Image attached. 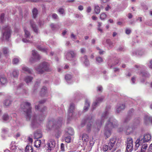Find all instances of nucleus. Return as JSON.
I'll use <instances>...</instances> for the list:
<instances>
[{
  "instance_id": "obj_49",
  "label": "nucleus",
  "mask_w": 152,
  "mask_h": 152,
  "mask_svg": "<svg viewBox=\"0 0 152 152\" xmlns=\"http://www.w3.org/2000/svg\"><path fill=\"white\" fill-rule=\"evenodd\" d=\"M96 61L99 63H101L103 61V60L102 58L101 57H97L96 58Z\"/></svg>"
},
{
  "instance_id": "obj_18",
  "label": "nucleus",
  "mask_w": 152,
  "mask_h": 152,
  "mask_svg": "<svg viewBox=\"0 0 152 152\" xmlns=\"http://www.w3.org/2000/svg\"><path fill=\"white\" fill-rule=\"evenodd\" d=\"M125 108V105L124 104H118L116 107V111L117 112L119 113Z\"/></svg>"
},
{
  "instance_id": "obj_54",
  "label": "nucleus",
  "mask_w": 152,
  "mask_h": 152,
  "mask_svg": "<svg viewBox=\"0 0 152 152\" xmlns=\"http://www.w3.org/2000/svg\"><path fill=\"white\" fill-rule=\"evenodd\" d=\"M3 53L4 54H7L8 52V50L7 48H4L3 49Z\"/></svg>"
},
{
  "instance_id": "obj_34",
  "label": "nucleus",
  "mask_w": 152,
  "mask_h": 152,
  "mask_svg": "<svg viewBox=\"0 0 152 152\" xmlns=\"http://www.w3.org/2000/svg\"><path fill=\"white\" fill-rule=\"evenodd\" d=\"M41 141L40 140H37L34 142L35 146L37 148H38L40 146L41 144Z\"/></svg>"
},
{
  "instance_id": "obj_50",
  "label": "nucleus",
  "mask_w": 152,
  "mask_h": 152,
  "mask_svg": "<svg viewBox=\"0 0 152 152\" xmlns=\"http://www.w3.org/2000/svg\"><path fill=\"white\" fill-rule=\"evenodd\" d=\"M135 67L137 68H138L139 69H144L145 68V67L144 66H143L142 65H139V66L136 65H135Z\"/></svg>"
},
{
  "instance_id": "obj_64",
  "label": "nucleus",
  "mask_w": 152,
  "mask_h": 152,
  "mask_svg": "<svg viewBox=\"0 0 152 152\" xmlns=\"http://www.w3.org/2000/svg\"><path fill=\"white\" fill-rule=\"evenodd\" d=\"M102 86H99L97 87V91H102Z\"/></svg>"
},
{
  "instance_id": "obj_38",
  "label": "nucleus",
  "mask_w": 152,
  "mask_h": 152,
  "mask_svg": "<svg viewBox=\"0 0 152 152\" xmlns=\"http://www.w3.org/2000/svg\"><path fill=\"white\" fill-rule=\"evenodd\" d=\"M3 120L4 121H8L10 119V117L7 114H4L2 117Z\"/></svg>"
},
{
  "instance_id": "obj_6",
  "label": "nucleus",
  "mask_w": 152,
  "mask_h": 152,
  "mask_svg": "<svg viewBox=\"0 0 152 152\" xmlns=\"http://www.w3.org/2000/svg\"><path fill=\"white\" fill-rule=\"evenodd\" d=\"M36 69L39 74H42L45 71H49L50 70L49 64L45 62H43Z\"/></svg>"
},
{
  "instance_id": "obj_7",
  "label": "nucleus",
  "mask_w": 152,
  "mask_h": 152,
  "mask_svg": "<svg viewBox=\"0 0 152 152\" xmlns=\"http://www.w3.org/2000/svg\"><path fill=\"white\" fill-rule=\"evenodd\" d=\"M62 118H60L57 122L50 121L48 124L47 126L50 129H51L53 128L57 129L58 128L60 127L62 124Z\"/></svg>"
},
{
  "instance_id": "obj_37",
  "label": "nucleus",
  "mask_w": 152,
  "mask_h": 152,
  "mask_svg": "<svg viewBox=\"0 0 152 152\" xmlns=\"http://www.w3.org/2000/svg\"><path fill=\"white\" fill-rule=\"evenodd\" d=\"M34 137L35 138L38 139L41 138L42 137V135L40 133H37L35 132L34 134Z\"/></svg>"
},
{
  "instance_id": "obj_63",
  "label": "nucleus",
  "mask_w": 152,
  "mask_h": 152,
  "mask_svg": "<svg viewBox=\"0 0 152 152\" xmlns=\"http://www.w3.org/2000/svg\"><path fill=\"white\" fill-rule=\"evenodd\" d=\"M131 32V30L130 29L127 28L126 30V33L127 34H129Z\"/></svg>"
},
{
  "instance_id": "obj_55",
  "label": "nucleus",
  "mask_w": 152,
  "mask_h": 152,
  "mask_svg": "<svg viewBox=\"0 0 152 152\" xmlns=\"http://www.w3.org/2000/svg\"><path fill=\"white\" fill-rule=\"evenodd\" d=\"M61 151H64V145L63 143H61Z\"/></svg>"
},
{
  "instance_id": "obj_11",
  "label": "nucleus",
  "mask_w": 152,
  "mask_h": 152,
  "mask_svg": "<svg viewBox=\"0 0 152 152\" xmlns=\"http://www.w3.org/2000/svg\"><path fill=\"white\" fill-rule=\"evenodd\" d=\"M56 142L54 140H51L48 141L47 144V146L48 148V150L50 151L54 148L56 145Z\"/></svg>"
},
{
  "instance_id": "obj_4",
  "label": "nucleus",
  "mask_w": 152,
  "mask_h": 152,
  "mask_svg": "<svg viewBox=\"0 0 152 152\" xmlns=\"http://www.w3.org/2000/svg\"><path fill=\"white\" fill-rule=\"evenodd\" d=\"M109 116V113L107 110L105 111L103 113L102 115L101 120H98L96 121V123L94 124L93 126V128H96L98 130L101 126L104 121V119H107Z\"/></svg>"
},
{
  "instance_id": "obj_57",
  "label": "nucleus",
  "mask_w": 152,
  "mask_h": 152,
  "mask_svg": "<svg viewBox=\"0 0 152 152\" xmlns=\"http://www.w3.org/2000/svg\"><path fill=\"white\" fill-rule=\"evenodd\" d=\"M8 131V129L7 128H3L2 129V132L4 133H6Z\"/></svg>"
},
{
  "instance_id": "obj_5",
  "label": "nucleus",
  "mask_w": 152,
  "mask_h": 152,
  "mask_svg": "<svg viewBox=\"0 0 152 152\" xmlns=\"http://www.w3.org/2000/svg\"><path fill=\"white\" fill-rule=\"evenodd\" d=\"M139 123L140 121L138 119H136L133 124H130L129 125L126 126L124 129L126 134L128 135L131 133Z\"/></svg>"
},
{
  "instance_id": "obj_46",
  "label": "nucleus",
  "mask_w": 152,
  "mask_h": 152,
  "mask_svg": "<svg viewBox=\"0 0 152 152\" xmlns=\"http://www.w3.org/2000/svg\"><path fill=\"white\" fill-rule=\"evenodd\" d=\"M71 140V137L70 136H69L65 138V140L66 142L69 143L70 142Z\"/></svg>"
},
{
  "instance_id": "obj_56",
  "label": "nucleus",
  "mask_w": 152,
  "mask_h": 152,
  "mask_svg": "<svg viewBox=\"0 0 152 152\" xmlns=\"http://www.w3.org/2000/svg\"><path fill=\"white\" fill-rule=\"evenodd\" d=\"M37 48L38 49H39V50H41L42 51H46V49L44 48H42L40 46H39L37 47Z\"/></svg>"
},
{
  "instance_id": "obj_2",
  "label": "nucleus",
  "mask_w": 152,
  "mask_h": 152,
  "mask_svg": "<svg viewBox=\"0 0 152 152\" xmlns=\"http://www.w3.org/2000/svg\"><path fill=\"white\" fill-rule=\"evenodd\" d=\"M118 124L116 121L114 120L112 121V118L110 117L108 119L104 127V135L107 138L110 137L111 134L112 129L116 128Z\"/></svg>"
},
{
  "instance_id": "obj_30",
  "label": "nucleus",
  "mask_w": 152,
  "mask_h": 152,
  "mask_svg": "<svg viewBox=\"0 0 152 152\" xmlns=\"http://www.w3.org/2000/svg\"><path fill=\"white\" fill-rule=\"evenodd\" d=\"M23 71L26 73H30L31 72V70L26 66H23L22 68Z\"/></svg>"
},
{
  "instance_id": "obj_39",
  "label": "nucleus",
  "mask_w": 152,
  "mask_h": 152,
  "mask_svg": "<svg viewBox=\"0 0 152 152\" xmlns=\"http://www.w3.org/2000/svg\"><path fill=\"white\" fill-rule=\"evenodd\" d=\"M94 10L96 14H99L100 11V8L98 6H95L94 7Z\"/></svg>"
},
{
  "instance_id": "obj_35",
  "label": "nucleus",
  "mask_w": 152,
  "mask_h": 152,
  "mask_svg": "<svg viewBox=\"0 0 152 152\" xmlns=\"http://www.w3.org/2000/svg\"><path fill=\"white\" fill-rule=\"evenodd\" d=\"M12 103V101L10 99H6L4 102V104L6 106L10 105Z\"/></svg>"
},
{
  "instance_id": "obj_9",
  "label": "nucleus",
  "mask_w": 152,
  "mask_h": 152,
  "mask_svg": "<svg viewBox=\"0 0 152 152\" xmlns=\"http://www.w3.org/2000/svg\"><path fill=\"white\" fill-rule=\"evenodd\" d=\"M25 32L24 37L23 38L22 41L25 43L31 42L32 37L31 36L29 32L26 29H24Z\"/></svg>"
},
{
  "instance_id": "obj_12",
  "label": "nucleus",
  "mask_w": 152,
  "mask_h": 152,
  "mask_svg": "<svg viewBox=\"0 0 152 152\" xmlns=\"http://www.w3.org/2000/svg\"><path fill=\"white\" fill-rule=\"evenodd\" d=\"M74 108V104L72 103L71 104L68 110V116L67 118V119L68 120H70L72 118V115H73V112Z\"/></svg>"
},
{
  "instance_id": "obj_29",
  "label": "nucleus",
  "mask_w": 152,
  "mask_h": 152,
  "mask_svg": "<svg viewBox=\"0 0 152 152\" xmlns=\"http://www.w3.org/2000/svg\"><path fill=\"white\" fill-rule=\"evenodd\" d=\"M88 135L86 134H83L82 140L83 141L87 142L88 141Z\"/></svg>"
},
{
  "instance_id": "obj_24",
  "label": "nucleus",
  "mask_w": 152,
  "mask_h": 152,
  "mask_svg": "<svg viewBox=\"0 0 152 152\" xmlns=\"http://www.w3.org/2000/svg\"><path fill=\"white\" fill-rule=\"evenodd\" d=\"M140 74L143 77L145 78L149 77L150 76V74L148 72L145 71L141 72Z\"/></svg>"
},
{
  "instance_id": "obj_31",
  "label": "nucleus",
  "mask_w": 152,
  "mask_h": 152,
  "mask_svg": "<svg viewBox=\"0 0 152 152\" xmlns=\"http://www.w3.org/2000/svg\"><path fill=\"white\" fill-rule=\"evenodd\" d=\"M140 139H137V140H136V142H135V145L134 146V149L135 151L137 150L138 148L139 147L140 145Z\"/></svg>"
},
{
  "instance_id": "obj_17",
  "label": "nucleus",
  "mask_w": 152,
  "mask_h": 152,
  "mask_svg": "<svg viewBox=\"0 0 152 152\" xmlns=\"http://www.w3.org/2000/svg\"><path fill=\"white\" fill-rule=\"evenodd\" d=\"M40 94L42 96H47V88L44 86L41 89Z\"/></svg>"
},
{
  "instance_id": "obj_36",
  "label": "nucleus",
  "mask_w": 152,
  "mask_h": 152,
  "mask_svg": "<svg viewBox=\"0 0 152 152\" xmlns=\"http://www.w3.org/2000/svg\"><path fill=\"white\" fill-rule=\"evenodd\" d=\"M33 17L34 18H35L37 15V10L35 8H34L32 11Z\"/></svg>"
},
{
  "instance_id": "obj_52",
  "label": "nucleus",
  "mask_w": 152,
  "mask_h": 152,
  "mask_svg": "<svg viewBox=\"0 0 152 152\" xmlns=\"http://www.w3.org/2000/svg\"><path fill=\"white\" fill-rule=\"evenodd\" d=\"M52 18L54 19H57L58 18V17L57 15L55 13L53 14L52 15Z\"/></svg>"
},
{
  "instance_id": "obj_8",
  "label": "nucleus",
  "mask_w": 152,
  "mask_h": 152,
  "mask_svg": "<svg viewBox=\"0 0 152 152\" xmlns=\"http://www.w3.org/2000/svg\"><path fill=\"white\" fill-rule=\"evenodd\" d=\"M116 141V138L113 137L110 139L108 143L109 150H111L112 152H114L118 148Z\"/></svg>"
},
{
  "instance_id": "obj_27",
  "label": "nucleus",
  "mask_w": 152,
  "mask_h": 152,
  "mask_svg": "<svg viewBox=\"0 0 152 152\" xmlns=\"http://www.w3.org/2000/svg\"><path fill=\"white\" fill-rule=\"evenodd\" d=\"M108 150H109L108 145H104L101 148V151L102 152H106Z\"/></svg>"
},
{
  "instance_id": "obj_60",
  "label": "nucleus",
  "mask_w": 152,
  "mask_h": 152,
  "mask_svg": "<svg viewBox=\"0 0 152 152\" xmlns=\"http://www.w3.org/2000/svg\"><path fill=\"white\" fill-rule=\"evenodd\" d=\"M40 83V81L39 80L38 81H37L34 85V87H37L39 86V84Z\"/></svg>"
},
{
  "instance_id": "obj_10",
  "label": "nucleus",
  "mask_w": 152,
  "mask_h": 152,
  "mask_svg": "<svg viewBox=\"0 0 152 152\" xmlns=\"http://www.w3.org/2000/svg\"><path fill=\"white\" fill-rule=\"evenodd\" d=\"M92 118V117L91 116L90 117H88L86 118V120H84V121H82L81 124V126H83V124H84L85 123H88L89 124L87 125V128L88 131L90 130L92 127V126L91 124V123H92V122L91 121Z\"/></svg>"
},
{
  "instance_id": "obj_1",
  "label": "nucleus",
  "mask_w": 152,
  "mask_h": 152,
  "mask_svg": "<svg viewBox=\"0 0 152 152\" xmlns=\"http://www.w3.org/2000/svg\"><path fill=\"white\" fill-rule=\"evenodd\" d=\"M31 104L29 102L26 101L23 102L21 105V108L25 113L27 121H30L31 123V126L34 128L37 126L38 121H42L45 118L47 114V109L46 107H44L40 112V114L38 116V120H37L34 115L31 114Z\"/></svg>"
},
{
  "instance_id": "obj_58",
  "label": "nucleus",
  "mask_w": 152,
  "mask_h": 152,
  "mask_svg": "<svg viewBox=\"0 0 152 152\" xmlns=\"http://www.w3.org/2000/svg\"><path fill=\"white\" fill-rule=\"evenodd\" d=\"M75 17L81 19L83 17V16L81 14H76L75 15Z\"/></svg>"
},
{
  "instance_id": "obj_19",
  "label": "nucleus",
  "mask_w": 152,
  "mask_h": 152,
  "mask_svg": "<svg viewBox=\"0 0 152 152\" xmlns=\"http://www.w3.org/2000/svg\"><path fill=\"white\" fill-rule=\"evenodd\" d=\"M30 24L34 32L37 34L38 33V30L34 22L33 21H30Z\"/></svg>"
},
{
  "instance_id": "obj_51",
  "label": "nucleus",
  "mask_w": 152,
  "mask_h": 152,
  "mask_svg": "<svg viewBox=\"0 0 152 152\" xmlns=\"http://www.w3.org/2000/svg\"><path fill=\"white\" fill-rule=\"evenodd\" d=\"M58 12L61 14H63L64 13V9L60 8H59L58 10Z\"/></svg>"
},
{
  "instance_id": "obj_53",
  "label": "nucleus",
  "mask_w": 152,
  "mask_h": 152,
  "mask_svg": "<svg viewBox=\"0 0 152 152\" xmlns=\"http://www.w3.org/2000/svg\"><path fill=\"white\" fill-rule=\"evenodd\" d=\"M96 49L97 50H99V53L100 55L103 54L104 53V51L101 50L100 49H99V47H97Z\"/></svg>"
},
{
  "instance_id": "obj_23",
  "label": "nucleus",
  "mask_w": 152,
  "mask_h": 152,
  "mask_svg": "<svg viewBox=\"0 0 152 152\" xmlns=\"http://www.w3.org/2000/svg\"><path fill=\"white\" fill-rule=\"evenodd\" d=\"M81 60L86 66H88L89 65V61L86 56H85L83 57L82 58Z\"/></svg>"
},
{
  "instance_id": "obj_44",
  "label": "nucleus",
  "mask_w": 152,
  "mask_h": 152,
  "mask_svg": "<svg viewBox=\"0 0 152 152\" xmlns=\"http://www.w3.org/2000/svg\"><path fill=\"white\" fill-rule=\"evenodd\" d=\"M98 30L100 31L101 33L102 32V29L100 28L102 26V23L99 22H98Z\"/></svg>"
},
{
  "instance_id": "obj_3",
  "label": "nucleus",
  "mask_w": 152,
  "mask_h": 152,
  "mask_svg": "<svg viewBox=\"0 0 152 152\" xmlns=\"http://www.w3.org/2000/svg\"><path fill=\"white\" fill-rule=\"evenodd\" d=\"M12 31L10 27L8 25H5L2 28V37L1 39L2 40L8 41L11 35Z\"/></svg>"
},
{
  "instance_id": "obj_40",
  "label": "nucleus",
  "mask_w": 152,
  "mask_h": 152,
  "mask_svg": "<svg viewBox=\"0 0 152 152\" xmlns=\"http://www.w3.org/2000/svg\"><path fill=\"white\" fill-rule=\"evenodd\" d=\"M50 26L53 30H55L58 28V26L56 24L52 23L50 25Z\"/></svg>"
},
{
  "instance_id": "obj_13",
  "label": "nucleus",
  "mask_w": 152,
  "mask_h": 152,
  "mask_svg": "<svg viewBox=\"0 0 152 152\" xmlns=\"http://www.w3.org/2000/svg\"><path fill=\"white\" fill-rule=\"evenodd\" d=\"M75 54L74 52L72 51H70L68 52L66 55V57L67 60H71L75 56Z\"/></svg>"
},
{
  "instance_id": "obj_25",
  "label": "nucleus",
  "mask_w": 152,
  "mask_h": 152,
  "mask_svg": "<svg viewBox=\"0 0 152 152\" xmlns=\"http://www.w3.org/2000/svg\"><path fill=\"white\" fill-rule=\"evenodd\" d=\"M19 75V71L16 70H14L11 74V76L13 77L16 78Z\"/></svg>"
},
{
  "instance_id": "obj_20",
  "label": "nucleus",
  "mask_w": 152,
  "mask_h": 152,
  "mask_svg": "<svg viewBox=\"0 0 152 152\" xmlns=\"http://www.w3.org/2000/svg\"><path fill=\"white\" fill-rule=\"evenodd\" d=\"M144 119L146 124H147L148 122H151L152 124V117L146 115L145 116Z\"/></svg>"
},
{
  "instance_id": "obj_45",
  "label": "nucleus",
  "mask_w": 152,
  "mask_h": 152,
  "mask_svg": "<svg viewBox=\"0 0 152 152\" xmlns=\"http://www.w3.org/2000/svg\"><path fill=\"white\" fill-rule=\"evenodd\" d=\"M106 17V15L104 13H102L100 15V18L102 20H104Z\"/></svg>"
},
{
  "instance_id": "obj_32",
  "label": "nucleus",
  "mask_w": 152,
  "mask_h": 152,
  "mask_svg": "<svg viewBox=\"0 0 152 152\" xmlns=\"http://www.w3.org/2000/svg\"><path fill=\"white\" fill-rule=\"evenodd\" d=\"M33 150L32 146L27 145L26 147L25 152H33Z\"/></svg>"
},
{
  "instance_id": "obj_16",
  "label": "nucleus",
  "mask_w": 152,
  "mask_h": 152,
  "mask_svg": "<svg viewBox=\"0 0 152 152\" xmlns=\"http://www.w3.org/2000/svg\"><path fill=\"white\" fill-rule=\"evenodd\" d=\"M32 55L34 58L33 61L40 59V56L36 51L35 50L32 51Z\"/></svg>"
},
{
  "instance_id": "obj_26",
  "label": "nucleus",
  "mask_w": 152,
  "mask_h": 152,
  "mask_svg": "<svg viewBox=\"0 0 152 152\" xmlns=\"http://www.w3.org/2000/svg\"><path fill=\"white\" fill-rule=\"evenodd\" d=\"M33 79V78L31 77L26 76L24 78V80L27 84H28L32 82Z\"/></svg>"
},
{
  "instance_id": "obj_47",
  "label": "nucleus",
  "mask_w": 152,
  "mask_h": 152,
  "mask_svg": "<svg viewBox=\"0 0 152 152\" xmlns=\"http://www.w3.org/2000/svg\"><path fill=\"white\" fill-rule=\"evenodd\" d=\"M106 42L110 47H111L113 46V43L111 42L110 39H107Z\"/></svg>"
},
{
  "instance_id": "obj_59",
  "label": "nucleus",
  "mask_w": 152,
  "mask_h": 152,
  "mask_svg": "<svg viewBox=\"0 0 152 152\" xmlns=\"http://www.w3.org/2000/svg\"><path fill=\"white\" fill-rule=\"evenodd\" d=\"M71 37L73 40H74L76 39V36L74 35L73 33H72L71 34Z\"/></svg>"
},
{
  "instance_id": "obj_48",
  "label": "nucleus",
  "mask_w": 152,
  "mask_h": 152,
  "mask_svg": "<svg viewBox=\"0 0 152 152\" xmlns=\"http://www.w3.org/2000/svg\"><path fill=\"white\" fill-rule=\"evenodd\" d=\"M4 14H1L0 15V21L1 22H3L4 18Z\"/></svg>"
},
{
  "instance_id": "obj_62",
  "label": "nucleus",
  "mask_w": 152,
  "mask_h": 152,
  "mask_svg": "<svg viewBox=\"0 0 152 152\" xmlns=\"http://www.w3.org/2000/svg\"><path fill=\"white\" fill-rule=\"evenodd\" d=\"M80 51L82 53H84L86 51V49L84 48H81L80 49Z\"/></svg>"
},
{
  "instance_id": "obj_42",
  "label": "nucleus",
  "mask_w": 152,
  "mask_h": 152,
  "mask_svg": "<svg viewBox=\"0 0 152 152\" xmlns=\"http://www.w3.org/2000/svg\"><path fill=\"white\" fill-rule=\"evenodd\" d=\"M19 59L18 58H15L12 61V63L13 64H16L18 63Z\"/></svg>"
},
{
  "instance_id": "obj_43",
  "label": "nucleus",
  "mask_w": 152,
  "mask_h": 152,
  "mask_svg": "<svg viewBox=\"0 0 152 152\" xmlns=\"http://www.w3.org/2000/svg\"><path fill=\"white\" fill-rule=\"evenodd\" d=\"M72 77L71 75L68 74H66L65 77V78L67 81L70 80Z\"/></svg>"
},
{
  "instance_id": "obj_21",
  "label": "nucleus",
  "mask_w": 152,
  "mask_h": 152,
  "mask_svg": "<svg viewBox=\"0 0 152 152\" xmlns=\"http://www.w3.org/2000/svg\"><path fill=\"white\" fill-rule=\"evenodd\" d=\"M0 82L2 85H4L7 83V79L4 75L0 76Z\"/></svg>"
},
{
  "instance_id": "obj_22",
  "label": "nucleus",
  "mask_w": 152,
  "mask_h": 152,
  "mask_svg": "<svg viewBox=\"0 0 152 152\" xmlns=\"http://www.w3.org/2000/svg\"><path fill=\"white\" fill-rule=\"evenodd\" d=\"M90 105V103L89 101L88 100L86 99L85 100V106L83 108V111L84 112H86L88 110Z\"/></svg>"
},
{
  "instance_id": "obj_14",
  "label": "nucleus",
  "mask_w": 152,
  "mask_h": 152,
  "mask_svg": "<svg viewBox=\"0 0 152 152\" xmlns=\"http://www.w3.org/2000/svg\"><path fill=\"white\" fill-rule=\"evenodd\" d=\"M104 98L103 97H101L96 99L95 102H94L92 105V107L93 110H94L96 107L99 103L102 101Z\"/></svg>"
},
{
  "instance_id": "obj_41",
  "label": "nucleus",
  "mask_w": 152,
  "mask_h": 152,
  "mask_svg": "<svg viewBox=\"0 0 152 152\" xmlns=\"http://www.w3.org/2000/svg\"><path fill=\"white\" fill-rule=\"evenodd\" d=\"M23 83H21L18 86L17 88V92L18 93H19L20 91H21V90H22V86H23Z\"/></svg>"
},
{
  "instance_id": "obj_28",
  "label": "nucleus",
  "mask_w": 152,
  "mask_h": 152,
  "mask_svg": "<svg viewBox=\"0 0 152 152\" xmlns=\"http://www.w3.org/2000/svg\"><path fill=\"white\" fill-rule=\"evenodd\" d=\"M68 134L71 135H73L74 133L73 129L71 128H67L66 130Z\"/></svg>"
},
{
  "instance_id": "obj_61",
  "label": "nucleus",
  "mask_w": 152,
  "mask_h": 152,
  "mask_svg": "<svg viewBox=\"0 0 152 152\" xmlns=\"http://www.w3.org/2000/svg\"><path fill=\"white\" fill-rule=\"evenodd\" d=\"M146 152H152V145H150L148 150Z\"/></svg>"
},
{
  "instance_id": "obj_33",
  "label": "nucleus",
  "mask_w": 152,
  "mask_h": 152,
  "mask_svg": "<svg viewBox=\"0 0 152 152\" xmlns=\"http://www.w3.org/2000/svg\"><path fill=\"white\" fill-rule=\"evenodd\" d=\"M148 147V145L146 143L143 144L141 147V151L142 152H145L146 149Z\"/></svg>"
},
{
  "instance_id": "obj_15",
  "label": "nucleus",
  "mask_w": 152,
  "mask_h": 152,
  "mask_svg": "<svg viewBox=\"0 0 152 152\" xmlns=\"http://www.w3.org/2000/svg\"><path fill=\"white\" fill-rule=\"evenodd\" d=\"M151 138V136L149 134H145L143 138L141 140V141H142L143 142H147L150 140Z\"/></svg>"
}]
</instances>
